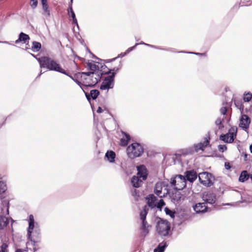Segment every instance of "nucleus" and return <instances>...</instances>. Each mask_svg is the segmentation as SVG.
Segmentation results:
<instances>
[{
  "label": "nucleus",
  "mask_w": 252,
  "mask_h": 252,
  "mask_svg": "<svg viewBox=\"0 0 252 252\" xmlns=\"http://www.w3.org/2000/svg\"><path fill=\"white\" fill-rule=\"evenodd\" d=\"M87 66L91 71L81 72V77L86 80V86H94L100 80L103 73L99 66L93 62L88 63Z\"/></svg>",
  "instance_id": "1"
},
{
  "label": "nucleus",
  "mask_w": 252,
  "mask_h": 252,
  "mask_svg": "<svg viewBox=\"0 0 252 252\" xmlns=\"http://www.w3.org/2000/svg\"><path fill=\"white\" fill-rule=\"evenodd\" d=\"M31 54L37 60L41 68H46L49 70L55 71L68 75V74L62 68L57 61L49 57L44 56L37 58L33 54Z\"/></svg>",
  "instance_id": "2"
},
{
  "label": "nucleus",
  "mask_w": 252,
  "mask_h": 252,
  "mask_svg": "<svg viewBox=\"0 0 252 252\" xmlns=\"http://www.w3.org/2000/svg\"><path fill=\"white\" fill-rule=\"evenodd\" d=\"M144 151L143 146L139 143L135 142L129 145L126 149L128 157L134 159L141 157Z\"/></svg>",
  "instance_id": "3"
},
{
  "label": "nucleus",
  "mask_w": 252,
  "mask_h": 252,
  "mask_svg": "<svg viewBox=\"0 0 252 252\" xmlns=\"http://www.w3.org/2000/svg\"><path fill=\"white\" fill-rule=\"evenodd\" d=\"M156 230L160 236H167L170 231V224L167 220L160 219L157 222Z\"/></svg>",
  "instance_id": "4"
},
{
  "label": "nucleus",
  "mask_w": 252,
  "mask_h": 252,
  "mask_svg": "<svg viewBox=\"0 0 252 252\" xmlns=\"http://www.w3.org/2000/svg\"><path fill=\"white\" fill-rule=\"evenodd\" d=\"M170 184L175 190H182L186 187L187 180L184 176L178 175L171 178Z\"/></svg>",
  "instance_id": "5"
},
{
  "label": "nucleus",
  "mask_w": 252,
  "mask_h": 252,
  "mask_svg": "<svg viewBox=\"0 0 252 252\" xmlns=\"http://www.w3.org/2000/svg\"><path fill=\"white\" fill-rule=\"evenodd\" d=\"M199 180L202 185L207 187L213 185L214 177L213 175L207 172H203L198 174Z\"/></svg>",
  "instance_id": "6"
},
{
  "label": "nucleus",
  "mask_w": 252,
  "mask_h": 252,
  "mask_svg": "<svg viewBox=\"0 0 252 252\" xmlns=\"http://www.w3.org/2000/svg\"><path fill=\"white\" fill-rule=\"evenodd\" d=\"M33 230L37 234L39 233L40 229L38 224L37 223L35 222L33 216L30 215L29 216V226L27 229L28 236L29 239H31L32 233Z\"/></svg>",
  "instance_id": "7"
},
{
  "label": "nucleus",
  "mask_w": 252,
  "mask_h": 252,
  "mask_svg": "<svg viewBox=\"0 0 252 252\" xmlns=\"http://www.w3.org/2000/svg\"><path fill=\"white\" fill-rule=\"evenodd\" d=\"M167 187V185L165 182H158L155 185L154 192L160 198L163 197L168 193Z\"/></svg>",
  "instance_id": "8"
},
{
  "label": "nucleus",
  "mask_w": 252,
  "mask_h": 252,
  "mask_svg": "<svg viewBox=\"0 0 252 252\" xmlns=\"http://www.w3.org/2000/svg\"><path fill=\"white\" fill-rule=\"evenodd\" d=\"M115 76V73L112 72L110 75L105 77L100 86V89L105 90L112 89L114 86Z\"/></svg>",
  "instance_id": "9"
},
{
  "label": "nucleus",
  "mask_w": 252,
  "mask_h": 252,
  "mask_svg": "<svg viewBox=\"0 0 252 252\" xmlns=\"http://www.w3.org/2000/svg\"><path fill=\"white\" fill-rule=\"evenodd\" d=\"M210 137L209 135H206L204 138V141L203 142H200L197 144H194L192 146V149L193 150L194 154L195 153H198L199 151H201L203 152L205 149L207 147V146L210 143Z\"/></svg>",
  "instance_id": "10"
},
{
  "label": "nucleus",
  "mask_w": 252,
  "mask_h": 252,
  "mask_svg": "<svg viewBox=\"0 0 252 252\" xmlns=\"http://www.w3.org/2000/svg\"><path fill=\"white\" fill-rule=\"evenodd\" d=\"M192 208L195 213L197 215L204 214L209 210L208 207L203 202H198L193 205Z\"/></svg>",
  "instance_id": "11"
},
{
  "label": "nucleus",
  "mask_w": 252,
  "mask_h": 252,
  "mask_svg": "<svg viewBox=\"0 0 252 252\" xmlns=\"http://www.w3.org/2000/svg\"><path fill=\"white\" fill-rule=\"evenodd\" d=\"M236 136V130L233 129V131L229 130V132L225 134H221L220 136V139L225 143H231L233 142Z\"/></svg>",
  "instance_id": "12"
},
{
  "label": "nucleus",
  "mask_w": 252,
  "mask_h": 252,
  "mask_svg": "<svg viewBox=\"0 0 252 252\" xmlns=\"http://www.w3.org/2000/svg\"><path fill=\"white\" fill-rule=\"evenodd\" d=\"M203 202L207 205L213 204L216 201V195L215 193L208 191L204 192L202 195Z\"/></svg>",
  "instance_id": "13"
},
{
  "label": "nucleus",
  "mask_w": 252,
  "mask_h": 252,
  "mask_svg": "<svg viewBox=\"0 0 252 252\" xmlns=\"http://www.w3.org/2000/svg\"><path fill=\"white\" fill-rule=\"evenodd\" d=\"M250 123L251 119L250 117L246 114H242L240 119L239 126L245 131L248 132Z\"/></svg>",
  "instance_id": "14"
},
{
  "label": "nucleus",
  "mask_w": 252,
  "mask_h": 252,
  "mask_svg": "<svg viewBox=\"0 0 252 252\" xmlns=\"http://www.w3.org/2000/svg\"><path fill=\"white\" fill-rule=\"evenodd\" d=\"M137 176L141 178L142 180H146L147 178V170L144 165H140L137 166Z\"/></svg>",
  "instance_id": "15"
},
{
  "label": "nucleus",
  "mask_w": 252,
  "mask_h": 252,
  "mask_svg": "<svg viewBox=\"0 0 252 252\" xmlns=\"http://www.w3.org/2000/svg\"><path fill=\"white\" fill-rule=\"evenodd\" d=\"M185 174V177L186 178V180H188L191 183H192L194 180H195L197 177L196 172L193 170L187 171Z\"/></svg>",
  "instance_id": "16"
},
{
  "label": "nucleus",
  "mask_w": 252,
  "mask_h": 252,
  "mask_svg": "<svg viewBox=\"0 0 252 252\" xmlns=\"http://www.w3.org/2000/svg\"><path fill=\"white\" fill-rule=\"evenodd\" d=\"M180 190H176L175 192L173 193L171 195L170 197L174 203H178L182 200H184L183 198L182 195L179 192Z\"/></svg>",
  "instance_id": "17"
},
{
  "label": "nucleus",
  "mask_w": 252,
  "mask_h": 252,
  "mask_svg": "<svg viewBox=\"0 0 252 252\" xmlns=\"http://www.w3.org/2000/svg\"><path fill=\"white\" fill-rule=\"evenodd\" d=\"M144 180L137 176H134L131 178V183L133 187L137 188L141 186Z\"/></svg>",
  "instance_id": "18"
},
{
  "label": "nucleus",
  "mask_w": 252,
  "mask_h": 252,
  "mask_svg": "<svg viewBox=\"0 0 252 252\" xmlns=\"http://www.w3.org/2000/svg\"><path fill=\"white\" fill-rule=\"evenodd\" d=\"M147 204L149 207L153 208L156 207L157 204V197L153 194L149 195L147 198Z\"/></svg>",
  "instance_id": "19"
},
{
  "label": "nucleus",
  "mask_w": 252,
  "mask_h": 252,
  "mask_svg": "<svg viewBox=\"0 0 252 252\" xmlns=\"http://www.w3.org/2000/svg\"><path fill=\"white\" fill-rule=\"evenodd\" d=\"M141 223L140 229L142 231V235L145 237L149 233V228L151 226L148 224L147 221H141Z\"/></svg>",
  "instance_id": "20"
},
{
  "label": "nucleus",
  "mask_w": 252,
  "mask_h": 252,
  "mask_svg": "<svg viewBox=\"0 0 252 252\" xmlns=\"http://www.w3.org/2000/svg\"><path fill=\"white\" fill-rule=\"evenodd\" d=\"M105 158L110 163H114L115 161L116 154L113 151H108L105 155Z\"/></svg>",
  "instance_id": "21"
},
{
  "label": "nucleus",
  "mask_w": 252,
  "mask_h": 252,
  "mask_svg": "<svg viewBox=\"0 0 252 252\" xmlns=\"http://www.w3.org/2000/svg\"><path fill=\"white\" fill-rule=\"evenodd\" d=\"M124 136L120 140V144L122 146H126L130 140V135L124 131L122 132Z\"/></svg>",
  "instance_id": "22"
},
{
  "label": "nucleus",
  "mask_w": 252,
  "mask_h": 252,
  "mask_svg": "<svg viewBox=\"0 0 252 252\" xmlns=\"http://www.w3.org/2000/svg\"><path fill=\"white\" fill-rule=\"evenodd\" d=\"M30 40L29 36L24 33L21 32L19 35V38L15 41V43L17 44L20 42H23L24 43H26L27 41H29Z\"/></svg>",
  "instance_id": "23"
},
{
  "label": "nucleus",
  "mask_w": 252,
  "mask_h": 252,
  "mask_svg": "<svg viewBox=\"0 0 252 252\" xmlns=\"http://www.w3.org/2000/svg\"><path fill=\"white\" fill-rule=\"evenodd\" d=\"M180 155L184 156L187 155H192L194 154L192 146L183 149L180 151Z\"/></svg>",
  "instance_id": "24"
},
{
  "label": "nucleus",
  "mask_w": 252,
  "mask_h": 252,
  "mask_svg": "<svg viewBox=\"0 0 252 252\" xmlns=\"http://www.w3.org/2000/svg\"><path fill=\"white\" fill-rule=\"evenodd\" d=\"M167 246V242L163 241L158 244V247L154 250V252H164Z\"/></svg>",
  "instance_id": "25"
},
{
  "label": "nucleus",
  "mask_w": 252,
  "mask_h": 252,
  "mask_svg": "<svg viewBox=\"0 0 252 252\" xmlns=\"http://www.w3.org/2000/svg\"><path fill=\"white\" fill-rule=\"evenodd\" d=\"M9 223V220L7 218L3 216H0V229H3L6 227Z\"/></svg>",
  "instance_id": "26"
},
{
  "label": "nucleus",
  "mask_w": 252,
  "mask_h": 252,
  "mask_svg": "<svg viewBox=\"0 0 252 252\" xmlns=\"http://www.w3.org/2000/svg\"><path fill=\"white\" fill-rule=\"evenodd\" d=\"M249 178V175L246 170L243 171L240 175L239 181L241 182H244Z\"/></svg>",
  "instance_id": "27"
},
{
  "label": "nucleus",
  "mask_w": 252,
  "mask_h": 252,
  "mask_svg": "<svg viewBox=\"0 0 252 252\" xmlns=\"http://www.w3.org/2000/svg\"><path fill=\"white\" fill-rule=\"evenodd\" d=\"M42 5V9L43 10V14L46 17H49L50 16V12L49 10V6L47 2L41 3Z\"/></svg>",
  "instance_id": "28"
},
{
  "label": "nucleus",
  "mask_w": 252,
  "mask_h": 252,
  "mask_svg": "<svg viewBox=\"0 0 252 252\" xmlns=\"http://www.w3.org/2000/svg\"><path fill=\"white\" fill-rule=\"evenodd\" d=\"M148 210L147 209V207L145 206L143 208V210H142L140 213V218L141 221H146V216L148 214Z\"/></svg>",
  "instance_id": "29"
},
{
  "label": "nucleus",
  "mask_w": 252,
  "mask_h": 252,
  "mask_svg": "<svg viewBox=\"0 0 252 252\" xmlns=\"http://www.w3.org/2000/svg\"><path fill=\"white\" fill-rule=\"evenodd\" d=\"M32 44L31 50L33 52H38L41 49V45L40 43L37 41H33Z\"/></svg>",
  "instance_id": "30"
},
{
  "label": "nucleus",
  "mask_w": 252,
  "mask_h": 252,
  "mask_svg": "<svg viewBox=\"0 0 252 252\" xmlns=\"http://www.w3.org/2000/svg\"><path fill=\"white\" fill-rule=\"evenodd\" d=\"M252 98V94L251 92H245L243 94V100L245 102H249Z\"/></svg>",
  "instance_id": "31"
},
{
  "label": "nucleus",
  "mask_w": 252,
  "mask_h": 252,
  "mask_svg": "<svg viewBox=\"0 0 252 252\" xmlns=\"http://www.w3.org/2000/svg\"><path fill=\"white\" fill-rule=\"evenodd\" d=\"M9 245L7 243H2L0 246V252H9Z\"/></svg>",
  "instance_id": "32"
},
{
  "label": "nucleus",
  "mask_w": 252,
  "mask_h": 252,
  "mask_svg": "<svg viewBox=\"0 0 252 252\" xmlns=\"http://www.w3.org/2000/svg\"><path fill=\"white\" fill-rule=\"evenodd\" d=\"M99 94L97 90H93L90 92V95L93 99H95Z\"/></svg>",
  "instance_id": "33"
},
{
  "label": "nucleus",
  "mask_w": 252,
  "mask_h": 252,
  "mask_svg": "<svg viewBox=\"0 0 252 252\" xmlns=\"http://www.w3.org/2000/svg\"><path fill=\"white\" fill-rule=\"evenodd\" d=\"M165 212L166 215H169L171 218H174L175 217V212L169 208L166 207L165 208Z\"/></svg>",
  "instance_id": "34"
},
{
  "label": "nucleus",
  "mask_w": 252,
  "mask_h": 252,
  "mask_svg": "<svg viewBox=\"0 0 252 252\" xmlns=\"http://www.w3.org/2000/svg\"><path fill=\"white\" fill-rule=\"evenodd\" d=\"M67 11H68V14L69 15L70 14V16L72 18L75 17V14L73 10L71 3L70 4V5L68 7Z\"/></svg>",
  "instance_id": "35"
},
{
  "label": "nucleus",
  "mask_w": 252,
  "mask_h": 252,
  "mask_svg": "<svg viewBox=\"0 0 252 252\" xmlns=\"http://www.w3.org/2000/svg\"><path fill=\"white\" fill-rule=\"evenodd\" d=\"M165 205V203L163 199H160L158 202L157 203L156 207L158 209H161L163 206Z\"/></svg>",
  "instance_id": "36"
},
{
  "label": "nucleus",
  "mask_w": 252,
  "mask_h": 252,
  "mask_svg": "<svg viewBox=\"0 0 252 252\" xmlns=\"http://www.w3.org/2000/svg\"><path fill=\"white\" fill-rule=\"evenodd\" d=\"M38 1L37 0H31V6L32 9H34L37 7Z\"/></svg>",
  "instance_id": "37"
},
{
  "label": "nucleus",
  "mask_w": 252,
  "mask_h": 252,
  "mask_svg": "<svg viewBox=\"0 0 252 252\" xmlns=\"http://www.w3.org/2000/svg\"><path fill=\"white\" fill-rule=\"evenodd\" d=\"M119 69H120V67H114L113 69H109V70L107 72H106V73H105V74H108L111 73V74L112 73V72H111L112 71H113V72H115L116 73V72H118Z\"/></svg>",
  "instance_id": "38"
},
{
  "label": "nucleus",
  "mask_w": 252,
  "mask_h": 252,
  "mask_svg": "<svg viewBox=\"0 0 252 252\" xmlns=\"http://www.w3.org/2000/svg\"><path fill=\"white\" fill-rule=\"evenodd\" d=\"M222 123V119L220 118H218L215 121V124L219 126V128H221V125Z\"/></svg>",
  "instance_id": "39"
},
{
  "label": "nucleus",
  "mask_w": 252,
  "mask_h": 252,
  "mask_svg": "<svg viewBox=\"0 0 252 252\" xmlns=\"http://www.w3.org/2000/svg\"><path fill=\"white\" fill-rule=\"evenodd\" d=\"M219 150L220 152H223L225 150H226V146L224 145H219L218 146Z\"/></svg>",
  "instance_id": "40"
},
{
  "label": "nucleus",
  "mask_w": 252,
  "mask_h": 252,
  "mask_svg": "<svg viewBox=\"0 0 252 252\" xmlns=\"http://www.w3.org/2000/svg\"><path fill=\"white\" fill-rule=\"evenodd\" d=\"M227 111V108L226 107H222L220 109V113L223 115H226Z\"/></svg>",
  "instance_id": "41"
},
{
  "label": "nucleus",
  "mask_w": 252,
  "mask_h": 252,
  "mask_svg": "<svg viewBox=\"0 0 252 252\" xmlns=\"http://www.w3.org/2000/svg\"><path fill=\"white\" fill-rule=\"evenodd\" d=\"M138 45H139L138 43H136L134 46L128 48L126 51V53L128 54L130 52L133 50Z\"/></svg>",
  "instance_id": "42"
},
{
  "label": "nucleus",
  "mask_w": 252,
  "mask_h": 252,
  "mask_svg": "<svg viewBox=\"0 0 252 252\" xmlns=\"http://www.w3.org/2000/svg\"><path fill=\"white\" fill-rule=\"evenodd\" d=\"M72 18V24H75L76 25L77 28H79V26H78V24L77 23V19L76 18V16L74 17H73Z\"/></svg>",
  "instance_id": "43"
},
{
  "label": "nucleus",
  "mask_w": 252,
  "mask_h": 252,
  "mask_svg": "<svg viewBox=\"0 0 252 252\" xmlns=\"http://www.w3.org/2000/svg\"><path fill=\"white\" fill-rule=\"evenodd\" d=\"M68 76H69L70 78H71L73 81H74L78 85H79L80 86H81V82H79V81H78L77 80H75L74 79L73 77L71 75H69L68 74V75H67ZM81 88V87H80Z\"/></svg>",
  "instance_id": "44"
},
{
  "label": "nucleus",
  "mask_w": 252,
  "mask_h": 252,
  "mask_svg": "<svg viewBox=\"0 0 252 252\" xmlns=\"http://www.w3.org/2000/svg\"><path fill=\"white\" fill-rule=\"evenodd\" d=\"M224 166L226 169L229 170L231 168V166L229 162H225L224 163Z\"/></svg>",
  "instance_id": "45"
},
{
  "label": "nucleus",
  "mask_w": 252,
  "mask_h": 252,
  "mask_svg": "<svg viewBox=\"0 0 252 252\" xmlns=\"http://www.w3.org/2000/svg\"><path fill=\"white\" fill-rule=\"evenodd\" d=\"M127 54V53H126V52H124V53H122L120 54L118 56L117 58H123V57H124V56H125Z\"/></svg>",
  "instance_id": "46"
},
{
  "label": "nucleus",
  "mask_w": 252,
  "mask_h": 252,
  "mask_svg": "<svg viewBox=\"0 0 252 252\" xmlns=\"http://www.w3.org/2000/svg\"><path fill=\"white\" fill-rule=\"evenodd\" d=\"M235 105L239 108V109H241V107L242 106V105L240 102H237L235 101L234 102Z\"/></svg>",
  "instance_id": "47"
},
{
  "label": "nucleus",
  "mask_w": 252,
  "mask_h": 252,
  "mask_svg": "<svg viewBox=\"0 0 252 252\" xmlns=\"http://www.w3.org/2000/svg\"><path fill=\"white\" fill-rule=\"evenodd\" d=\"M103 110L102 109V108L100 106H99L96 110L97 113H100L102 112Z\"/></svg>",
  "instance_id": "48"
},
{
  "label": "nucleus",
  "mask_w": 252,
  "mask_h": 252,
  "mask_svg": "<svg viewBox=\"0 0 252 252\" xmlns=\"http://www.w3.org/2000/svg\"><path fill=\"white\" fill-rule=\"evenodd\" d=\"M164 50L170 51V52H175V49H173V48L164 49Z\"/></svg>",
  "instance_id": "49"
},
{
  "label": "nucleus",
  "mask_w": 252,
  "mask_h": 252,
  "mask_svg": "<svg viewBox=\"0 0 252 252\" xmlns=\"http://www.w3.org/2000/svg\"><path fill=\"white\" fill-rule=\"evenodd\" d=\"M15 252H28L26 250H23L22 249H17Z\"/></svg>",
  "instance_id": "50"
},
{
  "label": "nucleus",
  "mask_w": 252,
  "mask_h": 252,
  "mask_svg": "<svg viewBox=\"0 0 252 252\" xmlns=\"http://www.w3.org/2000/svg\"><path fill=\"white\" fill-rule=\"evenodd\" d=\"M1 43H3V44H8V45H12V44L10 43L9 42L6 41H2Z\"/></svg>",
  "instance_id": "51"
},
{
  "label": "nucleus",
  "mask_w": 252,
  "mask_h": 252,
  "mask_svg": "<svg viewBox=\"0 0 252 252\" xmlns=\"http://www.w3.org/2000/svg\"><path fill=\"white\" fill-rule=\"evenodd\" d=\"M153 48L157 49H159V50H164V49H163V48H160L159 47L156 46H155V47H154Z\"/></svg>",
  "instance_id": "52"
},
{
  "label": "nucleus",
  "mask_w": 252,
  "mask_h": 252,
  "mask_svg": "<svg viewBox=\"0 0 252 252\" xmlns=\"http://www.w3.org/2000/svg\"><path fill=\"white\" fill-rule=\"evenodd\" d=\"M145 45H146V46H149V47H155V46H154V45H151V44H147V43H146V44H145Z\"/></svg>",
  "instance_id": "53"
},
{
  "label": "nucleus",
  "mask_w": 252,
  "mask_h": 252,
  "mask_svg": "<svg viewBox=\"0 0 252 252\" xmlns=\"http://www.w3.org/2000/svg\"><path fill=\"white\" fill-rule=\"evenodd\" d=\"M189 53L193 54H195V55H202V54H201V53H194V52H189Z\"/></svg>",
  "instance_id": "54"
},
{
  "label": "nucleus",
  "mask_w": 252,
  "mask_h": 252,
  "mask_svg": "<svg viewBox=\"0 0 252 252\" xmlns=\"http://www.w3.org/2000/svg\"><path fill=\"white\" fill-rule=\"evenodd\" d=\"M85 94H86V97L87 98V99H88V100H89V99H90V96H89V95L88 94H87V93H85Z\"/></svg>",
  "instance_id": "55"
},
{
  "label": "nucleus",
  "mask_w": 252,
  "mask_h": 252,
  "mask_svg": "<svg viewBox=\"0 0 252 252\" xmlns=\"http://www.w3.org/2000/svg\"><path fill=\"white\" fill-rule=\"evenodd\" d=\"M41 3L47 2V0H41Z\"/></svg>",
  "instance_id": "56"
},
{
  "label": "nucleus",
  "mask_w": 252,
  "mask_h": 252,
  "mask_svg": "<svg viewBox=\"0 0 252 252\" xmlns=\"http://www.w3.org/2000/svg\"><path fill=\"white\" fill-rule=\"evenodd\" d=\"M250 150L251 152L252 153V144L250 145Z\"/></svg>",
  "instance_id": "57"
},
{
  "label": "nucleus",
  "mask_w": 252,
  "mask_h": 252,
  "mask_svg": "<svg viewBox=\"0 0 252 252\" xmlns=\"http://www.w3.org/2000/svg\"><path fill=\"white\" fill-rule=\"evenodd\" d=\"M139 44H143V45H145V43L143 42H140V43H138Z\"/></svg>",
  "instance_id": "58"
},
{
  "label": "nucleus",
  "mask_w": 252,
  "mask_h": 252,
  "mask_svg": "<svg viewBox=\"0 0 252 252\" xmlns=\"http://www.w3.org/2000/svg\"><path fill=\"white\" fill-rule=\"evenodd\" d=\"M73 1V0H70V2L72 3Z\"/></svg>",
  "instance_id": "59"
},
{
  "label": "nucleus",
  "mask_w": 252,
  "mask_h": 252,
  "mask_svg": "<svg viewBox=\"0 0 252 252\" xmlns=\"http://www.w3.org/2000/svg\"><path fill=\"white\" fill-rule=\"evenodd\" d=\"M42 74L41 71L40 72V73L39 74V76H40Z\"/></svg>",
  "instance_id": "60"
},
{
  "label": "nucleus",
  "mask_w": 252,
  "mask_h": 252,
  "mask_svg": "<svg viewBox=\"0 0 252 252\" xmlns=\"http://www.w3.org/2000/svg\"><path fill=\"white\" fill-rule=\"evenodd\" d=\"M7 213H8V212H9V210H8V209H7Z\"/></svg>",
  "instance_id": "61"
},
{
  "label": "nucleus",
  "mask_w": 252,
  "mask_h": 252,
  "mask_svg": "<svg viewBox=\"0 0 252 252\" xmlns=\"http://www.w3.org/2000/svg\"><path fill=\"white\" fill-rule=\"evenodd\" d=\"M2 41H0V43H1Z\"/></svg>",
  "instance_id": "62"
}]
</instances>
